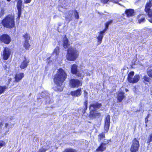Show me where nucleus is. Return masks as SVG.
<instances>
[{
    "instance_id": "obj_1",
    "label": "nucleus",
    "mask_w": 152,
    "mask_h": 152,
    "mask_svg": "<svg viewBox=\"0 0 152 152\" xmlns=\"http://www.w3.org/2000/svg\"><path fill=\"white\" fill-rule=\"evenodd\" d=\"M66 77V74L63 69L60 68L58 70L54 79L55 83L57 86L56 91L61 92L63 90V88L61 86Z\"/></svg>"
},
{
    "instance_id": "obj_2",
    "label": "nucleus",
    "mask_w": 152,
    "mask_h": 152,
    "mask_svg": "<svg viewBox=\"0 0 152 152\" xmlns=\"http://www.w3.org/2000/svg\"><path fill=\"white\" fill-rule=\"evenodd\" d=\"M15 19L14 14H8L2 20L1 24L5 28H12L15 27Z\"/></svg>"
},
{
    "instance_id": "obj_3",
    "label": "nucleus",
    "mask_w": 152,
    "mask_h": 152,
    "mask_svg": "<svg viewBox=\"0 0 152 152\" xmlns=\"http://www.w3.org/2000/svg\"><path fill=\"white\" fill-rule=\"evenodd\" d=\"M79 53L77 49L72 47L68 48L67 50L66 57L67 60L70 61L76 60L78 57Z\"/></svg>"
},
{
    "instance_id": "obj_4",
    "label": "nucleus",
    "mask_w": 152,
    "mask_h": 152,
    "mask_svg": "<svg viewBox=\"0 0 152 152\" xmlns=\"http://www.w3.org/2000/svg\"><path fill=\"white\" fill-rule=\"evenodd\" d=\"M112 22L113 20H110L106 22L105 24V27L104 28L102 31L99 32V34L96 37L97 39V45H99L101 43L104 35V33L106 31L108 30L109 25Z\"/></svg>"
},
{
    "instance_id": "obj_5",
    "label": "nucleus",
    "mask_w": 152,
    "mask_h": 152,
    "mask_svg": "<svg viewBox=\"0 0 152 152\" xmlns=\"http://www.w3.org/2000/svg\"><path fill=\"white\" fill-rule=\"evenodd\" d=\"M0 41L1 42L8 45L11 42L12 39L10 35L7 34H4L0 36Z\"/></svg>"
},
{
    "instance_id": "obj_6",
    "label": "nucleus",
    "mask_w": 152,
    "mask_h": 152,
    "mask_svg": "<svg viewBox=\"0 0 152 152\" xmlns=\"http://www.w3.org/2000/svg\"><path fill=\"white\" fill-rule=\"evenodd\" d=\"M22 0H18L17 2V8L18 10V16L16 18V22L18 24L19 20L22 13Z\"/></svg>"
},
{
    "instance_id": "obj_7",
    "label": "nucleus",
    "mask_w": 152,
    "mask_h": 152,
    "mask_svg": "<svg viewBox=\"0 0 152 152\" xmlns=\"http://www.w3.org/2000/svg\"><path fill=\"white\" fill-rule=\"evenodd\" d=\"M11 53L10 49L7 47L4 48L2 55L3 59L4 60H7L10 57Z\"/></svg>"
},
{
    "instance_id": "obj_8",
    "label": "nucleus",
    "mask_w": 152,
    "mask_h": 152,
    "mask_svg": "<svg viewBox=\"0 0 152 152\" xmlns=\"http://www.w3.org/2000/svg\"><path fill=\"white\" fill-rule=\"evenodd\" d=\"M70 85L73 87H78L79 86L82 85V83L79 80L77 79H72L70 80Z\"/></svg>"
},
{
    "instance_id": "obj_9",
    "label": "nucleus",
    "mask_w": 152,
    "mask_h": 152,
    "mask_svg": "<svg viewBox=\"0 0 152 152\" xmlns=\"http://www.w3.org/2000/svg\"><path fill=\"white\" fill-rule=\"evenodd\" d=\"M102 104L98 102L93 103L90 105V110H96L101 107Z\"/></svg>"
},
{
    "instance_id": "obj_10",
    "label": "nucleus",
    "mask_w": 152,
    "mask_h": 152,
    "mask_svg": "<svg viewBox=\"0 0 152 152\" xmlns=\"http://www.w3.org/2000/svg\"><path fill=\"white\" fill-rule=\"evenodd\" d=\"M110 116L108 115L105 118L104 129L105 131L107 132L109 130L110 125Z\"/></svg>"
},
{
    "instance_id": "obj_11",
    "label": "nucleus",
    "mask_w": 152,
    "mask_h": 152,
    "mask_svg": "<svg viewBox=\"0 0 152 152\" xmlns=\"http://www.w3.org/2000/svg\"><path fill=\"white\" fill-rule=\"evenodd\" d=\"M108 143L107 141L106 143H102L100 146L96 150V151L98 152H101L105 150L106 148V144Z\"/></svg>"
},
{
    "instance_id": "obj_12",
    "label": "nucleus",
    "mask_w": 152,
    "mask_h": 152,
    "mask_svg": "<svg viewBox=\"0 0 152 152\" xmlns=\"http://www.w3.org/2000/svg\"><path fill=\"white\" fill-rule=\"evenodd\" d=\"M126 15V16L128 18L132 17L133 15V9H126L124 13L123 14L122 16L124 17L125 15Z\"/></svg>"
},
{
    "instance_id": "obj_13",
    "label": "nucleus",
    "mask_w": 152,
    "mask_h": 152,
    "mask_svg": "<svg viewBox=\"0 0 152 152\" xmlns=\"http://www.w3.org/2000/svg\"><path fill=\"white\" fill-rule=\"evenodd\" d=\"M90 113L89 116L91 118H94L96 117H99L101 115L100 113L96 110H90Z\"/></svg>"
},
{
    "instance_id": "obj_14",
    "label": "nucleus",
    "mask_w": 152,
    "mask_h": 152,
    "mask_svg": "<svg viewBox=\"0 0 152 152\" xmlns=\"http://www.w3.org/2000/svg\"><path fill=\"white\" fill-rule=\"evenodd\" d=\"M125 97L124 93L120 90L117 93V98L118 100L121 102Z\"/></svg>"
},
{
    "instance_id": "obj_15",
    "label": "nucleus",
    "mask_w": 152,
    "mask_h": 152,
    "mask_svg": "<svg viewBox=\"0 0 152 152\" xmlns=\"http://www.w3.org/2000/svg\"><path fill=\"white\" fill-rule=\"evenodd\" d=\"M73 12V10H70L65 13V19L66 20H68L69 22L71 20L72 15L71 12Z\"/></svg>"
},
{
    "instance_id": "obj_16",
    "label": "nucleus",
    "mask_w": 152,
    "mask_h": 152,
    "mask_svg": "<svg viewBox=\"0 0 152 152\" xmlns=\"http://www.w3.org/2000/svg\"><path fill=\"white\" fill-rule=\"evenodd\" d=\"M152 6V1L149 0L148 2H147L145 4L144 9L145 12L146 13L151 10V7Z\"/></svg>"
},
{
    "instance_id": "obj_17",
    "label": "nucleus",
    "mask_w": 152,
    "mask_h": 152,
    "mask_svg": "<svg viewBox=\"0 0 152 152\" xmlns=\"http://www.w3.org/2000/svg\"><path fill=\"white\" fill-rule=\"evenodd\" d=\"M139 145V141L135 138L134 139V152L138 150Z\"/></svg>"
},
{
    "instance_id": "obj_18",
    "label": "nucleus",
    "mask_w": 152,
    "mask_h": 152,
    "mask_svg": "<svg viewBox=\"0 0 152 152\" xmlns=\"http://www.w3.org/2000/svg\"><path fill=\"white\" fill-rule=\"evenodd\" d=\"M29 62V59L25 56L20 66H27L28 65Z\"/></svg>"
},
{
    "instance_id": "obj_19",
    "label": "nucleus",
    "mask_w": 152,
    "mask_h": 152,
    "mask_svg": "<svg viewBox=\"0 0 152 152\" xmlns=\"http://www.w3.org/2000/svg\"><path fill=\"white\" fill-rule=\"evenodd\" d=\"M81 94V89H78L77 90L72 91L71 94L73 96H80Z\"/></svg>"
},
{
    "instance_id": "obj_20",
    "label": "nucleus",
    "mask_w": 152,
    "mask_h": 152,
    "mask_svg": "<svg viewBox=\"0 0 152 152\" xmlns=\"http://www.w3.org/2000/svg\"><path fill=\"white\" fill-rule=\"evenodd\" d=\"M84 98L85 102H84V105L85 106L84 108L85 110H86L87 107V104H88V93L87 92L85 91H84Z\"/></svg>"
},
{
    "instance_id": "obj_21",
    "label": "nucleus",
    "mask_w": 152,
    "mask_h": 152,
    "mask_svg": "<svg viewBox=\"0 0 152 152\" xmlns=\"http://www.w3.org/2000/svg\"><path fill=\"white\" fill-rule=\"evenodd\" d=\"M77 67H72L71 71L73 74L76 75L78 77H81V74L77 70Z\"/></svg>"
},
{
    "instance_id": "obj_22",
    "label": "nucleus",
    "mask_w": 152,
    "mask_h": 152,
    "mask_svg": "<svg viewBox=\"0 0 152 152\" xmlns=\"http://www.w3.org/2000/svg\"><path fill=\"white\" fill-rule=\"evenodd\" d=\"M24 76L23 73L17 74L15 77V81L16 82L19 81Z\"/></svg>"
},
{
    "instance_id": "obj_23",
    "label": "nucleus",
    "mask_w": 152,
    "mask_h": 152,
    "mask_svg": "<svg viewBox=\"0 0 152 152\" xmlns=\"http://www.w3.org/2000/svg\"><path fill=\"white\" fill-rule=\"evenodd\" d=\"M137 19L139 23L145 21V17L143 15L140 14L138 15L137 17Z\"/></svg>"
},
{
    "instance_id": "obj_24",
    "label": "nucleus",
    "mask_w": 152,
    "mask_h": 152,
    "mask_svg": "<svg viewBox=\"0 0 152 152\" xmlns=\"http://www.w3.org/2000/svg\"><path fill=\"white\" fill-rule=\"evenodd\" d=\"M133 72H131L128 75V81L131 83H133Z\"/></svg>"
},
{
    "instance_id": "obj_25",
    "label": "nucleus",
    "mask_w": 152,
    "mask_h": 152,
    "mask_svg": "<svg viewBox=\"0 0 152 152\" xmlns=\"http://www.w3.org/2000/svg\"><path fill=\"white\" fill-rule=\"evenodd\" d=\"M68 42V39L67 38H66V39H65L63 42V45L64 48L66 49L70 45L69 44Z\"/></svg>"
},
{
    "instance_id": "obj_26",
    "label": "nucleus",
    "mask_w": 152,
    "mask_h": 152,
    "mask_svg": "<svg viewBox=\"0 0 152 152\" xmlns=\"http://www.w3.org/2000/svg\"><path fill=\"white\" fill-rule=\"evenodd\" d=\"M30 46L31 45L29 43L28 41H25L23 44V47L25 48L26 49L28 50Z\"/></svg>"
},
{
    "instance_id": "obj_27",
    "label": "nucleus",
    "mask_w": 152,
    "mask_h": 152,
    "mask_svg": "<svg viewBox=\"0 0 152 152\" xmlns=\"http://www.w3.org/2000/svg\"><path fill=\"white\" fill-rule=\"evenodd\" d=\"M104 132H102L98 135V140L100 141L101 140H104L105 138Z\"/></svg>"
},
{
    "instance_id": "obj_28",
    "label": "nucleus",
    "mask_w": 152,
    "mask_h": 152,
    "mask_svg": "<svg viewBox=\"0 0 152 152\" xmlns=\"http://www.w3.org/2000/svg\"><path fill=\"white\" fill-rule=\"evenodd\" d=\"M7 88L6 86H0V94L3 93Z\"/></svg>"
},
{
    "instance_id": "obj_29",
    "label": "nucleus",
    "mask_w": 152,
    "mask_h": 152,
    "mask_svg": "<svg viewBox=\"0 0 152 152\" xmlns=\"http://www.w3.org/2000/svg\"><path fill=\"white\" fill-rule=\"evenodd\" d=\"M147 15H148V17L150 18H152V10H150L149 11L147 12H146ZM149 21L152 23V18H151L149 20Z\"/></svg>"
},
{
    "instance_id": "obj_30",
    "label": "nucleus",
    "mask_w": 152,
    "mask_h": 152,
    "mask_svg": "<svg viewBox=\"0 0 152 152\" xmlns=\"http://www.w3.org/2000/svg\"><path fill=\"white\" fill-rule=\"evenodd\" d=\"M23 37L25 39V41H29L30 39V35L26 33L24 35H23Z\"/></svg>"
},
{
    "instance_id": "obj_31",
    "label": "nucleus",
    "mask_w": 152,
    "mask_h": 152,
    "mask_svg": "<svg viewBox=\"0 0 152 152\" xmlns=\"http://www.w3.org/2000/svg\"><path fill=\"white\" fill-rule=\"evenodd\" d=\"M59 47L58 46H56L54 49L53 53H55L58 56L59 53Z\"/></svg>"
},
{
    "instance_id": "obj_32",
    "label": "nucleus",
    "mask_w": 152,
    "mask_h": 152,
    "mask_svg": "<svg viewBox=\"0 0 152 152\" xmlns=\"http://www.w3.org/2000/svg\"><path fill=\"white\" fill-rule=\"evenodd\" d=\"M140 76L139 75H137L134 76V83L137 82L139 79Z\"/></svg>"
},
{
    "instance_id": "obj_33",
    "label": "nucleus",
    "mask_w": 152,
    "mask_h": 152,
    "mask_svg": "<svg viewBox=\"0 0 152 152\" xmlns=\"http://www.w3.org/2000/svg\"><path fill=\"white\" fill-rule=\"evenodd\" d=\"M144 80L143 82L145 83V84H146L145 82H149L150 80V78L146 75H145L143 77Z\"/></svg>"
},
{
    "instance_id": "obj_34",
    "label": "nucleus",
    "mask_w": 152,
    "mask_h": 152,
    "mask_svg": "<svg viewBox=\"0 0 152 152\" xmlns=\"http://www.w3.org/2000/svg\"><path fill=\"white\" fill-rule=\"evenodd\" d=\"M74 16L75 18L77 19L79 18V15L78 12L76 10H74Z\"/></svg>"
},
{
    "instance_id": "obj_35",
    "label": "nucleus",
    "mask_w": 152,
    "mask_h": 152,
    "mask_svg": "<svg viewBox=\"0 0 152 152\" xmlns=\"http://www.w3.org/2000/svg\"><path fill=\"white\" fill-rule=\"evenodd\" d=\"M152 141V134L150 135L149 137L148 138V140L147 141V142L148 144L149 143L151 142Z\"/></svg>"
},
{
    "instance_id": "obj_36",
    "label": "nucleus",
    "mask_w": 152,
    "mask_h": 152,
    "mask_svg": "<svg viewBox=\"0 0 152 152\" xmlns=\"http://www.w3.org/2000/svg\"><path fill=\"white\" fill-rule=\"evenodd\" d=\"M148 75L152 78V69H149L147 72Z\"/></svg>"
},
{
    "instance_id": "obj_37",
    "label": "nucleus",
    "mask_w": 152,
    "mask_h": 152,
    "mask_svg": "<svg viewBox=\"0 0 152 152\" xmlns=\"http://www.w3.org/2000/svg\"><path fill=\"white\" fill-rule=\"evenodd\" d=\"M46 104H49L50 103V102H51V101L50 100V98L48 97H46Z\"/></svg>"
},
{
    "instance_id": "obj_38",
    "label": "nucleus",
    "mask_w": 152,
    "mask_h": 152,
    "mask_svg": "<svg viewBox=\"0 0 152 152\" xmlns=\"http://www.w3.org/2000/svg\"><path fill=\"white\" fill-rule=\"evenodd\" d=\"M5 145V142L3 141H0V147H2Z\"/></svg>"
},
{
    "instance_id": "obj_39",
    "label": "nucleus",
    "mask_w": 152,
    "mask_h": 152,
    "mask_svg": "<svg viewBox=\"0 0 152 152\" xmlns=\"http://www.w3.org/2000/svg\"><path fill=\"white\" fill-rule=\"evenodd\" d=\"M50 57L48 58L47 59V62L48 64H49L52 63V61L50 60Z\"/></svg>"
},
{
    "instance_id": "obj_40",
    "label": "nucleus",
    "mask_w": 152,
    "mask_h": 152,
    "mask_svg": "<svg viewBox=\"0 0 152 152\" xmlns=\"http://www.w3.org/2000/svg\"><path fill=\"white\" fill-rule=\"evenodd\" d=\"M46 151L44 148H41L37 152H45Z\"/></svg>"
},
{
    "instance_id": "obj_41",
    "label": "nucleus",
    "mask_w": 152,
    "mask_h": 152,
    "mask_svg": "<svg viewBox=\"0 0 152 152\" xmlns=\"http://www.w3.org/2000/svg\"><path fill=\"white\" fill-rule=\"evenodd\" d=\"M149 114H148L147 115V116H146V118H145V123H146L147 122H148V118L149 117Z\"/></svg>"
},
{
    "instance_id": "obj_42",
    "label": "nucleus",
    "mask_w": 152,
    "mask_h": 152,
    "mask_svg": "<svg viewBox=\"0 0 152 152\" xmlns=\"http://www.w3.org/2000/svg\"><path fill=\"white\" fill-rule=\"evenodd\" d=\"M31 1V0H26L24 1V3L26 4L30 3Z\"/></svg>"
},
{
    "instance_id": "obj_43",
    "label": "nucleus",
    "mask_w": 152,
    "mask_h": 152,
    "mask_svg": "<svg viewBox=\"0 0 152 152\" xmlns=\"http://www.w3.org/2000/svg\"><path fill=\"white\" fill-rule=\"evenodd\" d=\"M8 83L7 84L8 85L10 83V81H11L12 79L10 78H9V77H8Z\"/></svg>"
},
{
    "instance_id": "obj_44",
    "label": "nucleus",
    "mask_w": 152,
    "mask_h": 152,
    "mask_svg": "<svg viewBox=\"0 0 152 152\" xmlns=\"http://www.w3.org/2000/svg\"><path fill=\"white\" fill-rule=\"evenodd\" d=\"M8 125H9V124L8 123H6L5 124V127L7 128V127Z\"/></svg>"
},
{
    "instance_id": "obj_45",
    "label": "nucleus",
    "mask_w": 152,
    "mask_h": 152,
    "mask_svg": "<svg viewBox=\"0 0 152 152\" xmlns=\"http://www.w3.org/2000/svg\"><path fill=\"white\" fill-rule=\"evenodd\" d=\"M133 145V144L132 145V147L131 148V152H133V148H132V146Z\"/></svg>"
},
{
    "instance_id": "obj_46",
    "label": "nucleus",
    "mask_w": 152,
    "mask_h": 152,
    "mask_svg": "<svg viewBox=\"0 0 152 152\" xmlns=\"http://www.w3.org/2000/svg\"><path fill=\"white\" fill-rule=\"evenodd\" d=\"M71 66H77V65L75 64H73Z\"/></svg>"
},
{
    "instance_id": "obj_47",
    "label": "nucleus",
    "mask_w": 152,
    "mask_h": 152,
    "mask_svg": "<svg viewBox=\"0 0 152 152\" xmlns=\"http://www.w3.org/2000/svg\"><path fill=\"white\" fill-rule=\"evenodd\" d=\"M3 125V124L2 122H0V127H1Z\"/></svg>"
},
{
    "instance_id": "obj_48",
    "label": "nucleus",
    "mask_w": 152,
    "mask_h": 152,
    "mask_svg": "<svg viewBox=\"0 0 152 152\" xmlns=\"http://www.w3.org/2000/svg\"><path fill=\"white\" fill-rule=\"evenodd\" d=\"M108 141L109 142V141L108 140H107V142H106V141H104V143H106L107 142V141Z\"/></svg>"
},
{
    "instance_id": "obj_49",
    "label": "nucleus",
    "mask_w": 152,
    "mask_h": 152,
    "mask_svg": "<svg viewBox=\"0 0 152 152\" xmlns=\"http://www.w3.org/2000/svg\"><path fill=\"white\" fill-rule=\"evenodd\" d=\"M125 91L126 92H127V91H128V89H125Z\"/></svg>"
},
{
    "instance_id": "obj_50",
    "label": "nucleus",
    "mask_w": 152,
    "mask_h": 152,
    "mask_svg": "<svg viewBox=\"0 0 152 152\" xmlns=\"http://www.w3.org/2000/svg\"><path fill=\"white\" fill-rule=\"evenodd\" d=\"M7 1H8V2H9V1H10L11 0H6Z\"/></svg>"
},
{
    "instance_id": "obj_51",
    "label": "nucleus",
    "mask_w": 152,
    "mask_h": 152,
    "mask_svg": "<svg viewBox=\"0 0 152 152\" xmlns=\"http://www.w3.org/2000/svg\"><path fill=\"white\" fill-rule=\"evenodd\" d=\"M61 25V24H59V25H58V26H60Z\"/></svg>"
},
{
    "instance_id": "obj_52",
    "label": "nucleus",
    "mask_w": 152,
    "mask_h": 152,
    "mask_svg": "<svg viewBox=\"0 0 152 152\" xmlns=\"http://www.w3.org/2000/svg\"><path fill=\"white\" fill-rule=\"evenodd\" d=\"M15 1H16L17 0H15Z\"/></svg>"
},
{
    "instance_id": "obj_53",
    "label": "nucleus",
    "mask_w": 152,
    "mask_h": 152,
    "mask_svg": "<svg viewBox=\"0 0 152 152\" xmlns=\"http://www.w3.org/2000/svg\"><path fill=\"white\" fill-rule=\"evenodd\" d=\"M1 148V147H0V148Z\"/></svg>"
}]
</instances>
